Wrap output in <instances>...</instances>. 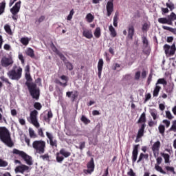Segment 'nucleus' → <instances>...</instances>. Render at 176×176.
Here are the masks:
<instances>
[{"instance_id": "nucleus-9", "label": "nucleus", "mask_w": 176, "mask_h": 176, "mask_svg": "<svg viewBox=\"0 0 176 176\" xmlns=\"http://www.w3.org/2000/svg\"><path fill=\"white\" fill-rule=\"evenodd\" d=\"M30 122L34 127L39 129L41 124L38 122V111L33 110L30 112Z\"/></svg>"}, {"instance_id": "nucleus-45", "label": "nucleus", "mask_w": 176, "mask_h": 176, "mask_svg": "<svg viewBox=\"0 0 176 176\" xmlns=\"http://www.w3.org/2000/svg\"><path fill=\"white\" fill-rule=\"evenodd\" d=\"M4 30H5L6 32H7V34H8V35H12V29L10 28V25L6 24L4 26Z\"/></svg>"}, {"instance_id": "nucleus-29", "label": "nucleus", "mask_w": 176, "mask_h": 176, "mask_svg": "<svg viewBox=\"0 0 176 176\" xmlns=\"http://www.w3.org/2000/svg\"><path fill=\"white\" fill-rule=\"evenodd\" d=\"M5 8H6V2L5 1L0 3V16L5 13Z\"/></svg>"}, {"instance_id": "nucleus-56", "label": "nucleus", "mask_w": 176, "mask_h": 176, "mask_svg": "<svg viewBox=\"0 0 176 176\" xmlns=\"http://www.w3.org/2000/svg\"><path fill=\"white\" fill-rule=\"evenodd\" d=\"M165 168L167 171H170V173H173V174H175V170H174V167L166 166Z\"/></svg>"}, {"instance_id": "nucleus-64", "label": "nucleus", "mask_w": 176, "mask_h": 176, "mask_svg": "<svg viewBox=\"0 0 176 176\" xmlns=\"http://www.w3.org/2000/svg\"><path fill=\"white\" fill-rule=\"evenodd\" d=\"M151 82H152V73L148 75V77L147 79V84L151 85Z\"/></svg>"}, {"instance_id": "nucleus-20", "label": "nucleus", "mask_w": 176, "mask_h": 176, "mask_svg": "<svg viewBox=\"0 0 176 176\" xmlns=\"http://www.w3.org/2000/svg\"><path fill=\"white\" fill-rule=\"evenodd\" d=\"M134 32H135V30H134V25H130L128 27V39H131V41H133V37L134 36Z\"/></svg>"}, {"instance_id": "nucleus-35", "label": "nucleus", "mask_w": 176, "mask_h": 176, "mask_svg": "<svg viewBox=\"0 0 176 176\" xmlns=\"http://www.w3.org/2000/svg\"><path fill=\"white\" fill-rule=\"evenodd\" d=\"M149 157V155L148 154H144L142 153H140L138 160L137 161V163H140V162H142L143 159H148Z\"/></svg>"}, {"instance_id": "nucleus-7", "label": "nucleus", "mask_w": 176, "mask_h": 176, "mask_svg": "<svg viewBox=\"0 0 176 176\" xmlns=\"http://www.w3.org/2000/svg\"><path fill=\"white\" fill-rule=\"evenodd\" d=\"M71 152L67 151L65 148H61L58 153H56V162L58 163H63L64 157H69Z\"/></svg>"}, {"instance_id": "nucleus-12", "label": "nucleus", "mask_w": 176, "mask_h": 176, "mask_svg": "<svg viewBox=\"0 0 176 176\" xmlns=\"http://www.w3.org/2000/svg\"><path fill=\"white\" fill-rule=\"evenodd\" d=\"M13 59L12 57L8 58L6 56H4L1 58V66L4 68H6L7 67H9L10 65H13Z\"/></svg>"}, {"instance_id": "nucleus-63", "label": "nucleus", "mask_w": 176, "mask_h": 176, "mask_svg": "<svg viewBox=\"0 0 176 176\" xmlns=\"http://www.w3.org/2000/svg\"><path fill=\"white\" fill-rule=\"evenodd\" d=\"M25 79L28 80V82H31L32 80V78H31V75L28 74H25Z\"/></svg>"}, {"instance_id": "nucleus-16", "label": "nucleus", "mask_w": 176, "mask_h": 176, "mask_svg": "<svg viewBox=\"0 0 176 176\" xmlns=\"http://www.w3.org/2000/svg\"><path fill=\"white\" fill-rule=\"evenodd\" d=\"M20 5L21 1H19L15 3V5L10 9L12 14H17L20 12Z\"/></svg>"}, {"instance_id": "nucleus-31", "label": "nucleus", "mask_w": 176, "mask_h": 176, "mask_svg": "<svg viewBox=\"0 0 176 176\" xmlns=\"http://www.w3.org/2000/svg\"><path fill=\"white\" fill-rule=\"evenodd\" d=\"M29 135L30 138H38V135L35 133V131L32 128H29Z\"/></svg>"}, {"instance_id": "nucleus-25", "label": "nucleus", "mask_w": 176, "mask_h": 176, "mask_svg": "<svg viewBox=\"0 0 176 176\" xmlns=\"http://www.w3.org/2000/svg\"><path fill=\"white\" fill-rule=\"evenodd\" d=\"M109 31L110 32V35L112 38H116L118 33H116V30H115V28H113L112 25L109 27Z\"/></svg>"}, {"instance_id": "nucleus-32", "label": "nucleus", "mask_w": 176, "mask_h": 176, "mask_svg": "<svg viewBox=\"0 0 176 176\" xmlns=\"http://www.w3.org/2000/svg\"><path fill=\"white\" fill-rule=\"evenodd\" d=\"M163 85L164 86H167V81L164 78H160L157 80L155 85Z\"/></svg>"}, {"instance_id": "nucleus-37", "label": "nucleus", "mask_w": 176, "mask_h": 176, "mask_svg": "<svg viewBox=\"0 0 176 176\" xmlns=\"http://www.w3.org/2000/svg\"><path fill=\"white\" fill-rule=\"evenodd\" d=\"M161 155L164 157L165 163H170V155L168 153H161Z\"/></svg>"}, {"instance_id": "nucleus-27", "label": "nucleus", "mask_w": 176, "mask_h": 176, "mask_svg": "<svg viewBox=\"0 0 176 176\" xmlns=\"http://www.w3.org/2000/svg\"><path fill=\"white\" fill-rule=\"evenodd\" d=\"M145 122H146V114L145 113H142L138 121V123L140 124V123H144L145 124Z\"/></svg>"}, {"instance_id": "nucleus-34", "label": "nucleus", "mask_w": 176, "mask_h": 176, "mask_svg": "<svg viewBox=\"0 0 176 176\" xmlns=\"http://www.w3.org/2000/svg\"><path fill=\"white\" fill-rule=\"evenodd\" d=\"M94 34V36L97 38H100V36H101V28H100L99 27L96 28Z\"/></svg>"}, {"instance_id": "nucleus-44", "label": "nucleus", "mask_w": 176, "mask_h": 176, "mask_svg": "<svg viewBox=\"0 0 176 176\" xmlns=\"http://www.w3.org/2000/svg\"><path fill=\"white\" fill-rule=\"evenodd\" d=\"M80 120H81V122H82V123H84V124H89V123H90V122H91L90 120H89L85 116H82Z\"/></svg>"}, {"instance_id": "nucleus-10", "label": "nucleus", "mask_w": 176, "mask_h": 176, "mask_svg": "<svg viewBox=\"0 0 176 176\" xmlns=\"http://www.w3.org/2000/svg\"><path fill=\"white\" fill-rule=\"evenodd\" d=\"M87 169H84V174H92L96 168V164H94V158L91 157L90 161L87 164Z\"/></svg>"}, {"instance_id": "nucleus-41", "label": "nucleus", "mask_w": 176, "mask_h": 176, "mask_svg": "<svg viewBox=\"0 0 176 176\" xmlns=\"http://www.w3.org/2000/svg\"><path fill=\"white\" fill-rule=\"evenodd\" d=\"M21 43H22V45H23L24 46H27V45L30 43V40L28 37H22L21 38Z\"/></svg>"}, {"instance_id": "nucleus-47", "label": "nucleus", "mask_w": 176, "mask_h": 176, "mask_svg": "<svg viewBox=\"0 0 176 176\" xmlns=\"http://www.w3.org/2000/svg\"><path fill=\"white\" fill-rule=\"evenodd\" d=\"M34 108L37 109V111H41L42 109V104L38 102H36L34 104Z\"/></svg>"}, {"instance_id": "nucleus-8", "label": "nucleus", "mask_w": 176, "mask_h": 176, "mask_svg": "<svg viewBox=\"0 0 176 176\" xmlns=\"http://www.w3.org/2000/svg\"><path fill=\"white\" fill-rule=\"evenodd\" d=\"M164 50L167 57L174 56L176 52L175 43H173L171 46L168 45V44H165L164 45Z\"/></svg>"}, {"instance_id": "nucleus-1", "label": "nucleus", "mask_w": 176, "mask_h": 176, "mask_svg": "<svg viewBox=\"0 0 176 176\" xmlns=\"http://www.w3.org/2000/svg\"><path fill=\"white\" fill-rule=\"evenodd\" d=\"M0 141L8 146V148H13L14 146L10 132L5 126H0Z\"/></svg>"}, {"instance_id": "nucleus-11", "label": "nucleus", "mask_w": 176, "mask_h": 176, "mask_svg": "<svg viewBox=\"0 0 176 176\" xmlns=\"http://www.w3.org/2000/svg\"><path fill=\"white\" fill-rule=\"evenodd\" d=\"M60 79H61V80H64L65 82L60 81V80H58V79H56L54 82L56 85L63 86V87H67V86H68V80H69V79L68 78V76H67L65 75H62L60 76Z\"/></svg>"}, {"instance_id": "nucleus-61", "label": "nucleus", "mask_w": 176, "mask_h": 176, "mask_svg": "<svg viewBox=\"0 0 176 176\" xmlns=\"http://www.w3.org/2000/svg\"><path fill=\"white\" fill-rule=\"evenodd\" d=\"M18 57L20 61L21 62V64H24L25 60H24V56H23V54H19Z\"/></svg>"}, {"instance_id": "nucleus-6", "label": "nucleus", "mask_w": 176, "mask_h": 176, "mask_svg": "<svg viewBox=\"0 0 176 176\" xmlns=\"http://www.w3.org/2000/svg\"><path fill=\"white\" fill-rule=\"evenodd\" d=\"M55 53L57 54V56L60 57V60L63 61L65 67L69 69V71H72V69H74V65H72L71 62L67 60V58L65 57V56H64V54H63V53L60 52V51H58V50H57L56 48L55 50Z\"/></svg>"}, {"instance_id": "nucleus-49", "label": "nucleus", "mask_w": 176, "mask_h": 176, "mask_svg": "<svg viewBox=\"0 0 176 176\" xmlns=\"http://www.w3.org/2000/svg\"><path fill=\"white\" fill-rule=\"evenodd\" d=\"M76 148L80 149V151H83V149H85V148H86V142H80L79 147L76 146Z\"/></svg>"}, {"instance_id": "nucleus-13", "label": "nucleus", "mask_w": 176, "mask_h": 176, "mask_svg": "<svg viewBox=\"0 0 176 176\" xmlns=\"http://www.w3.org/2000/svg\"><path fill=\"white\" fill-rule=\"evenodd\" d=\"M46 136L50 140V145L52 148H57V140L54 139V136H53V134L46 132Z\"/></svg>"}, {"instance_id": "nucleus-26", "label": "nucleus", "mask_w": 176, "mask_h": 176, "mask_svg": "<svg viewBox=\"0 0 176 176\" xmlns=\"http://www.w3.org/2000/svg\"><path fill=\"white\" fill-rule=\"evenodd\" d=\"M165 90L166 93H173L174 90V83H169L166 87Z\"/></svg>"}, {"instance_id": "nucleus-2", "label": "nucleus", "mask_w": 176, "mask_h": 176, "mask_svg": "<svg viewBox=\"0 0 176 176\" xmlns=\"http://www.w3.org/2000/svg\"><path fill=\"white\" fill-rule=\"evenodd\" d=\"M7 75L12 80H20L23 76V68L15 65Z\"/></svg>"}, {"instance_id": "nucleus-59", "label": "nucleus", "mask_w": 176, "mask_h": 176, "mask_svg": "<svg viewBox=\"0 0 176 176\" xmlns=\"http://www.w3.org/2000/svg\"><path fill=\"white\" fill-rule=\"evenodd\" d=\"M166 116L169 120H171L173 118V115L171 114V112H170V111H166Z\"/></svg>"}, {"instance_id": "nucleus-52", "label": "nucleus", "mask_w": 176, "mask_h": 176, "mask_svg": "<svg viewBox=\"0 0 176 176\" xmlns=\"http://www.w3.org/2000/svg\"><path fill=\"white\" fill-rule=\"evenodd\" d=\"M74 13H75V11H74V9H72L70 11L69 15L67 16V20H68L69 21H71V20H72V17H73Z\"/></svg>"}, {"instance_id": "nucleus-50", "label": "nucleus", "mask_w": 176, "mask_h": 176, "mask_svg": "<svg viewBox=\"0 0 176 176\" xmlns=\"http://www.w3.org/2000/svg\"><path fill=\"white\" fill-rule=\"evenodd\" d=\"M155 168L157 171H159L160 173H161V174H166V171L163 170V168H162V166L159 165H155Z\"/></svg>"}, {"instance_id": "nucleus-43", "label": "nucleus", "mask_w": 176, "mask_h": 176, "mask_svg": "<svg viewBox=\"0 0 176 176\" xmlns=\"http://www.w3.org/2000/svg\"><path fill=\"white\" fill-rule=\"evenodd\" d=\"M149 24L148 23H144L143 25H142V30L143 32H148V30H149Z\"/></svg>"}, {"instance_id": "nucleus-60", "label": "nucleus", "mask_w": 176, "mask_h": 176, "mask_svg": "<svg viewBox=\"0 0 176 176\" xmlns=\"http://www.w3.org/2000/svg\"><path fill=\"white\" fill-rule=\"evenodd\" d=\"M140 78H141V72H137L135 74V80H140Z\"/></svg>"}, {"instance_id": "nucleus-58", "label": "nucleus", "mask_w": 176, "mask_h": 176, "mask_svg": "<svg viewBox=\"0 0 176 176\" xmlns=\"http://www.w3.org/2000/svg\"><path fill=\"white\" fill-rule=\"evenodd\" d=\"M38 134L40 135V137H42V138H44L45 134L43 133V130L42 128H40L38 129Z\"/></svg>"}, {"instance_id": "nucleus-55", "label": "nucleus", "mask_w": 176, "mask_h": 176, "mask_svg": "<svg viewBox=\"0 0 176 176\" xmlns=\"http://www.w3.org/2000/svg\"><path fill=\"white\" fill-rule=\"evenodd\" d=\"M151 115L154 120H156V119H157V113L156 112V111L153 110L151 111Z\"/></svg>"}, {"instance_id": "nucleus-53", "label": "nucleus", "mask_w": 176, "mask_h": 176, "mask_svg": "<svg viewBox=\"0 0 176 176\" xmlns=\"http://www.w3.org/2000/svg\"><path fill=\"white\" fill-rule=\"evenodd\" d=\"M169 131H174V133H176V120L173 121L171 127L169 129Z\"/></svg>"}, {"instance_id": "nucleus-19", "label": "nucleus", "mask_w": 176, "mask_h": 176, "mask_svg": "<svg viewBox=\"0 0 176 176\" xmlns=\"http://www.w3.org/2000/svg\"><path fill=\"white\" fill-rule=\"evenodd\" d=\"M145 127H146V124L145 123L142 124L140 128L138 131V134H137L138 138H142V137H144V134L145 133Z\"/></svg>"}, {"instance_id": "nucleus-33", "label": "nucleus", "mask_w": 176, "mask_h": 176, "mask_svg": "<svg viewBox=\"0 0 176 176\" xmlns=\"http://www.w3.org/2000/svg\"><path fill=\"white\" fill-rule=\"evenodd\" d=\"M118 20H119V12H116L113 16V22L114 27H118Z\"/></svg>"}, {"instance_id": "nucleus-4", "label": "nucleus", "mask_w": 176, "mask_h": 176, "mask_svg": "<svg viewBox=\"0 0 176 176\" xmlns=\"http://www.w3.org/2000/svg\"><path fill=\"white\" fill-rule=\"evenodd\" d=\"M32 148L36 151V153L43 155L46 149V142L43 140H35L32 143Z\"/></svg>"}, {"instance_id": "nucleus-48", "label": "nucleus", "mask_w": 176, "mask_h": 176, "mask_svg": "<svg viewBox=\"0 0 176 176\" xmlns=\"http://www.w3.org/2000/svg\"><path fill=\"white\" fill-rule=\"evenodd\" d=\"M142 43L145 47H148V46H149V41L146 36L142 37Z\"/></svg>"}, {"instance_id": "nucleus-21", "label": "nucleus", "mask_w": 176, "mask_h": 176, "mask_svg": "<svg viewBox=\"0 0 176 176\" xmlns=\"http://www.w3.org/2000/svg\"><path fill=\"white\" fill-rule=\"evenodd\" d=\"M82 36L87 38V39H91V38H93V32L91 30H84Z\"/></svg>"}, {"instance_id": "nucleus-28", "label": "nucleus", "mask_w": 176, "mask_h": 176, "mask_svg": "<svg viewBox=\"0 0 176 176\" xmlns=\"http://www.w3.org/2000/svg\"><path fill=\"white\" fill-rule=\"evenodd\" d=\"M162 89V87L159 85H155V87L154 88L153 90V97H157V96H159V92L160 91V90Z\"/></svg>"}, {"instance_id": "nucleus-14", "label": "nucleus", "mask_w": 176, "mask_h": 176, "mask_svg": "<svg viewBox=\"0 0 176 176\" xmlns=\"http://www.w3.org/2000/svg\"><path fill=\"white\" fill-rule=\"evenodd\" d=\"M140 148V144H136L133 146L132 151V163H135L137 162V158L138 157V149Z\"/></svg>"}, {"instance_id": "nucleus-18", "label": "nucleus", "mask_w": 176, "mask_h": 176, "mask_svg": "<svg viewBox=\"0 0 176 176\" xmlns=\"http://www.w3.org/2000/svg\"><path fill=\"white\" fill-rule=\"evenodd\" d=\"M107 16L109 17L113 12V1H108L106 6Z\"/></svg>"}, {"instance_id": "nucleus-57", "label": "nucleus", "mask_w": 176, "mask_h": 176, "mask_svg": "<svg viewBox=\"0 0 176 176\" xmlns=\"http://www.w3.org/2000/svg\"><path fill=\"white\" fill-rule=\"evenodd\" d=\"M47 116L48 122H50V119L53 118V112H52V110L48 111Z\"/></svg>"}, {"instance_id": "nucleus-46", "label": "nucleus", "mask_w": 176, "mask_h": 176, "mask_svg": "<svg viewBox=\"0 0 176 176\" xmlns=\"http://www.w3.org/2000/svg\"><path fill=\"white\" fill-rule=\"evenodd\" d=\"M102 67H104V60L100 58L98 63V69L102 70Z\"/></svg>"}, {"instance_id": "nucleus-62", "label": "nucleus", "mask_w": 176, "mask_h": 176, "mask_svg": "<svg viewBox=\"0 0 176 176\" xmlns=\"http://www.w3.org/2000/svg\"><path fill=\"white\" fill-rule=\"evenodd\" d=\"M127 175L129 176H135V173H134V170H133L132 168L129 170V172H127Z\"/></svg>"}, {"instance_id": "nucleus-39", "label": "nucleus", "mask_w": 176, "mask_h": 176, "mask_svg": "<svg viewBox=\"0 0 176 176\" xmlns=\"http://www.w3.org/2000/svg\"><path fill=\"white\" fill-rule=\"evenodd\" d=\"M40 159H42L43 160L46 162H50V155H49V153H45L41 155Z\"/></svg>"}, {"instance_id": "nucleus-15", "label": "nucleus", "mask_w": 176, "mask_h": 176, "mask_svg": "<svg viewBox=\"0 0 176 176\" xmlns=\"http://www.w3.org/2000/svg\"><path fill=\"white\" fill-rule=\"evenodd\" d=\"M66 96L69 98H71L72 102H74V101H75V100H76V98H78V97L79 96V92H78V91H67L66 93Z\"/></svg>"}, {"instance_id": "nucleus-24", "label": "nucleus", "mask_w": 176, "mask_h": 176, "mask_svg": "<svg viewBox=\"0 0 176 176\" xmlns=\"http://www.w3.org/2000/svg\"><path fill=\"white\" fill-rule=\"evenodd\" d=\"M25 53L27 56L31 57V58H35V52H34V50L32 48H28Z\"/></svg>"}, {"instance_id": "nucleus-30", "label": "nucleus", "mask_w": 176, "mask_h": 176, "mask_svg": "<svg viewBox=\"0 0 176 176\" xmlns=\"http://www.w3.org/2000/svg\"><path fill=\"white\" fill-rule=\"evenodd\" d=\"M163 30H166V31H170V32H172V34H174V35H176V28H170L168 26H162Z\"/></svg>"}, {"instance_id": "nucleus-42", "label": "nucleus", "mask_w": 176, "mask_h": 176, "mask_svg": "<svg viewBox=\"0 0 176 176\" xmlns=\"http://www.w3.org/2000/svg\"><path fill=\"white\" fill-rule=\"evenodd\" d=\"M168 19L170 23H173L174 20H176V14L174 12H171L170 15L168 16Z\"/></svg>"}, {"instance_id": "nucleus-38", "label": "nucleus", "mask_w": 176, "mask_h": 176, "mask_svg": "<svg viewBox=\"0 0 176 176\" xmlns=\"http://www.w3.org/2000/svg\"><path fill=\"white\" fill-rule=\"evenodd\" d=\"M86 19L88 23H93V21H94V16H93L91 13H89L86 16Z\"/></svg>"}, {"instance_id": "nucleus-54", "label": "nucleus", "mask_w": 176, "mask_h": 176, "mask_svg": "<svg viewBox=\"0 0 176 176\" xmlns=\"http://www.w3.org/2000/svg\"><path fill=\"white\" fill-rule=\"evenodd\" d=\"M8 162L0 158V167H7Z\"/></svg>"}, {"instance_id": "nucleus-5", "label": "nucleus", "mask_w": 176, "mask_h": 176, "mask_svg": "<svg viewBox=\"0 0 176 176\" xmlns=\"http://www.w3.org/2000/svg\"><path fill=\"white\" fill-rule=\"evenodd\" d=\"M12 153L14 155H18V156L22 157V159H23V160L26 162L28 166H32V157L25 153V152L21 151L17 148H14L12 151Z\"/></svg>"}, {"instance_id": "nucleus-3", "label": "nucleus", "mask_w": 176, "mask_h": 176, "mask_svg": "<svg viewBox=\"0 0 176 176\" xmlns=\"http://www.w3.org/2000/svg\"><path fill=\"white\" fill-rule=\"evenodd\" d=\"M25 85L27 86L30 96L34 100H39V96H41V91L36 85L34 82H26Z\"/></svg>"}, {"instance_id": "nucleus-40", "label": "nucleus", "mask_w": 176, "mask_h": 176, "mask_svg": "<svg viewBox=\"0 0 176 176\" xmlns=\"http://www.w3.org/2000/svg\"><path fill=\"white\" fill-rule=\"evenodd\" d=\"M158 130L160 134H162V135H164V132L166 131V127L163 124H160L158 126Z\"/></svg>"}, {"instance_id": "nucleus-51", "label": "nucleus", "mask_w": 176, "mask_h": 176, "mask_svg": "<svg viewBox=\"0 0 176 176\" xmlns=\"http://www.w3.org/2000/svg\"><path fill=\"white\" fill-rule=\"evenodd\" d=\"M1 80H2V82H5L6 83H8V85H9L10 86L12 85V82H10V81H9V79L6 78L5 76H1L0 77Z\"/></svg>"}, {"instance_id": "nucleus-22", "label": "nucleus", "mask_w": 176, "mask_h": 176, "mask_svg": "<svg viewBox=\"0 0 176 176\" xmlns=\"http://www.w3.org/2000/svg\"><path fill=\"white\" fill-rule=\"evenodd\" d=\"M158 22L160 24H168V25H173V22H170L168 18H160Z\"/></svg>"}, {"instance_id": "nucleus-36", "label": "nucleus", "mask_w": 176, "mask_h": 176, "mask_svg": "<svg viewBox=\"0 0 176 176\" xmlns=\"http://www.w3.org/2000/svg\"><path fill=\"white\" fill-rule=\"evenodd\" d=\"M45 19H46V16L43 15L41 16L38 19L35 21L36 25H39L41 23H43V21H45Z\"/></svg>"}, {"instance_id": "nucleus-17", "label": "nucleus", "mask_w": 176, "mask_h": 176, "mask_svg": "<svg viewBox=\"0 0 176 176\" xmlns=\"http://www.w3.org/2000/svg\"><path fill=\"white\" fill-rule=\"evenodd\" d=\"M29 170L30 167L28 166L22 164L15 168V173H21L23 174L24 171H28Z\"/></svg>"}, {"instance_id": "nucleus-23", "label": "nucleus", "mask_w": 176, "mask_h": 176, "mask_svg": "<svg viewBox=\"0 0 176 176\" xmlns=\"http://www.w3.org/2000/svg\"><path fill=\"white\" fill-rule=\"evenodd\" d=\"M159 149H160V141H157L152 146V151L153 152H159Z\"/></svg>"}]
</instances>
